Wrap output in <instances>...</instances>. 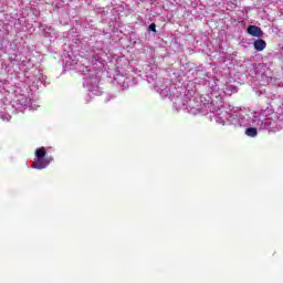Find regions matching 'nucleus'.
<instances>
[{
  "label": "nucleus",
  "mask_w": 283,
  "mask_h": 283,
  "mask_svg": "<svg viewBox=\"0 0 283 283\" xmlns=\"http://www.w3.org/2000/svg\"><path fill=\"white\" fill-rule=\"evenodd\" d=\"M48 153L45 151V147L36 148L35 158L36 160L32 164L33 169H45L50 166V163L54 161V157H45Z\"/></svg>",
  "instance_id": "f257e3e1"
},
{
  "label": "nucleus",
  "mask_w": 283,
  "mask_h": 283,
  "mask_svg": "<svg viewBox=\"0 0 283 283\" xmlns=\"http://www.w3.org/2000/svg\"><path fill=\"white\" fill-rule=\"evenodd\" d=\"M247 32L250 36H256L258 39L264 36V32L258 25H249Z\"/></svg>",
  "instance_id": "f03ea898"
},
{
  "label": "nucleus",
  "mask_w": 283,
  "mask_h": 283,
  "mask_svg": "<svg viewBox=\"0 0 283 283\" xmlns=\"http://www.w3.org/2000/svg\"><path fill=\"white\" fill-rule=\"evenodd\" d=\"M253 45H254V50H256V52H263V50H266V41H264L262 39L255 40Z\"/></svg>",
  "instance_id": "7ed1b4c3"
},
{
  "label": "nucleus",
  "mask_w": 283,
  "mask_h": 283,
  "mask_svg": "<svg viewBox=\"0 0 283 283\" xmlns=\"http://www.w3.org/2000/svg\"><path fill=\"white\" fill-rule=\"evenodd\" d=\"M247 136H250V138H255L258 136V128L255 127H250L245 129Z\"/></svg>",
  "instance_id": "20e7f679"
},
{
  "label": "nucleus",
  "mask_w": 283,
  "mask_h": 283,
  "mask_svg": "<svg viewBox=\"0 0 283 283\" xmlns=\"http://www.w3.org/2000/svg\"><path fill=\"white\" fill-rule=\"evenodd\" d=\"M148 30L150 32H156V24L155 23H151L149 27H148Z\"/></svg>",
  "instance_id": "39448f33"
}]
</instances>
